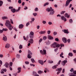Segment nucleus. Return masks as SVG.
Wrapping results in <instances>:
<instances>
[{
  "instance_id": "obj_1",
  "label": "nucleus",
  "mask_w": 76,
  "mask_h": 76,
  "mask_svg": "<svg viewBox=\"0 0 76 76\" xmlns=\"http://www.w3.org/2000/svg\"><path fill=\"white\" fill-rule=\"evenodd\" d=\"M5 25L8 28L10 31H11L12 29V28H13V27H12V25L10 24V22L8 20H6Z\"/></svg>"
},
{
  "instance_id": "obj_2",
  "label": "nucleus",
  "mask_w": 76,
  "mask_h": 76,
  "mask_svg": "<svg viewBox=\"0 0 76 76\" xmlns=\"http://www.w3.org/2000/svg\"><path fill=\"white\" fill-rule=\"evenodd\" d=\"M46 11L47 12H50V15H53L54 13V10L53 9V8L52 7H50V8H48L47 9H46Z\"/></svg>"
},
{
  "instance_id": "obj_3",
  "label": "nucleus",
  "mask_w": 76,
  "mask_h": 76,
  "mask_svg": "<svg viewBox=\"0 0 76 76\" xmlns=\"http://www.w3.org/2000/svg\"><path fill=\"white\" fill-rule=\"evenodd\" d=\"M28 53L27 56L28 58H32V56L30 55H32V53L30 50H28Z\"/></svg>"
},
{
  "instance_id": "obj_4",
  "label": "nucleus",
  "mask_w": 76,
  "mask_h": 76,
  "mask_svg": "<svg viewBox=\"0 0 76 76\" xmlns=\"http://www.w3.org/2000/svg\"><path fill=\"white\" fill-rule=\"evenodd\" d=\"M40 53L42 55H44L45 54V55H46L47 53H46V50H43V51L42 50H41L40 51Z\"/></svg>"
},
{
  "instance_id": "obj_5",
  "label": "nucleus",
  "mask_w": 76,
  "mask_h": 76,
  "mask_svg": "<svg viewBox=\"0 0 76 76\" xmlns=\"http://www.w3.org/2000/svg\"><path fill=\"white\" fill-rule=\"evenodd\" d=\"M56 71H58L57 72V75H58L59 73H60V72H61V71L62 70V68H58V69H57L56 70Z\"/></svg>"
},
{
  "instance_id": "obj_6",
  "label": "nucleus",
  "mask_w": 76,
  "mask_h": 76,
  "mask_svg": "<svg viewBox=\"0 0 76 76\" xmlns=\"http://www.w3.org/2000/svg\"><path fill=\"white\" fill-rule=\"evenodd\" d=\"M56 42H54L53 43V44L51 45V47H53L54 48H56Z\"/></svg>"
},
{
  "instance_id": "obj_7",
  "label": "nucleus",
  "mask_w": 76,
  "mask_h": 76,
  "mask_svg": "<svg viewBox=\"0 0 76 76\" xmlns=\"http://www.w3.org/2000/svg\"><path fill=\"white\" fill-rule=\"evenodd\" d=\"M67 62V60H64L62 62L61 64H62L63 66H64L66 65V64Z\"/></svg>"
},
{
  "instance_id": "obj_8",
  "label": "nucleus",
  "mask_w": 76,
  "mask_h": 76,
  "mask_svg": "<svg viewBox=\"0 0 76 76\" xmlns=\"http://www.w3.org/2000/svg\"><path fill=\"white\" fill-rule=\"evenodd\" d=\"M62 40L63 41L64 43H66L67 42V39L65 37H63L62 38Z\"/></svg>"
},
{
  "instance_id": "obj_9",
  "label": "nucleus",
  "mask_w": 76,
  "mask_h": 76,
  "mask_svg": "<svg viewBox=\"0 0 76 76\" xmlns=\"http://www.w3.org/2000/svg\"><path fill=\"white\" fill-rule=\"evenodd\" d=\"M7 37L6 36H5L3 37V40L4 41L6 42V41H7Z\"/></svg>"
},
{
  "instance_id": "obj_10",
  "label": "nucleus",
  "mask_w": 76,
  "mask_h": 76,
  "mask_svg": "<svg viewBox=\"0 0 76 76\" xmlns=\"http://www.w3.org/2000/svg\"><path fill=\"white\" fill-rule=\"evenodd\" d=\"M2 19L3 20H6L7 19H8V17L6 16H4L2 17Z\"/></svg>"
},
{
  "instance_id": "obj_11",
  "label": "nucleus",
  "mask_w": 76,
  "mask_h": 76,
  "mask_svg": "<svg viewBox=\"0 0 76 76\" xmlns=\"http://www.w3.org/2000/svg\"><path fill=\"white\" fill-rule=\"evenodd\" d=\"M61 19L62 20H64L65 22H66V21L67 20L66 18H65L64 16H62L61 17Z\"/></svg>"
},
{
  "instance_id": "obj_12",
  "label": "nucleus",
  "mask_w": 76,
  "mask_h": 76,
  "mask_svg": "<svg viewBox=\"0 0 76 76\" xmlns=\"http://www.w3.org/2000/svg\"><path fill=\"white\" fill-rule=\"evenodd\" d=\"M38 62L40 64H42V65H43V64H44V62L41 60H39Z\"/></svg>"
},
{
  "instance_id": "obj_13",
  "label": "nucleus",
  "mask_w": 76,
  "mask_h": 76,
  "mask_svg": "<svg viewBox=\"0 0 76 76\" xmlns=\"http://www.w3.org/2000/svg\"><path fill=\"white\" fill-rule=\"evenodd\" d=\"M10 44L7 43L5 45V48H9L10 47Z\"/></svg>"
},
{
  "instance_id": "obj_14",
  "label": "nucleus",
  "mask_w": 76,
  "mask_h": 76,
  "mask_svg": "<svg viewBox=\"0 0 76 76\" xmlns=\"http://www.w3.org/2000/svg\"><path fill=\"white\" fill-rule=\"evenodd\" d=\"M9 63L7 62H6L5 64H4V66H5V67L6 68H8V67H9Z\"/></svg>"
},
{
  "instance_id": "obj_15",
  "label": "nucleus",
  "mask_w": 76,
  "mask_h": 76,
  "mask_svg": "<svg viewBox=\"0 0 76 76\" xmlns=\"http://www.w3.org/2000/svg\"><path fill=\"white\" fill-rule=\"evenodd\" d=\"M23 25L22 24H20L19 26V29H22V28H23Z\"/></svg>"
},
{
  "instance_id": "obj_16",
  "label": "nucleus",
  "mask_w": 76,
  "mask_h": 76,
  "mask_svg": "<svg viewBox=\"0 0 76 76\" xmlns=\"http://www.w3.org/2000/svg\"><path fill=\"white\" fill-rule=\"evenodd\" d=\"M29 42L31 44H33V42H34V40L32 39H31L29 40Z\"/></svg>"
},
{
  "instance_id": "obj_17",
  "label": "nucleus",
  "mask_w": 76,
  "mask_h": 76,
  "mask_svg": "<svg viewBox=\"0 0 76 76\" xmlns=\"http://www.w3.org/2000/svg\"><path fill=\"white\" fill-rule=\"evenodd\" d=\"M64 32L65 34H69V32L68 31V30L64 29Z\"/></svg>"
},
{
  "instance_id": "obj_18",
  "label": "nucleus",
  "mask_w": 76,
  "mask_h": 76,
  "mask_svg": "<svg viewBox=\"0 0 76 76\" xmlns=\"http://www.w3.org/2000/svg\"><path fill=\"white\" fill-rule=\"evenodd\" d=\"M65 16L66 18L67 17V18H69V17H70V15H68V14H67V13H66L65 14Z\"/></svg>"
},
{
  "instance_id": "obj_19",
  "label": "nucleus",
  "mask_w": 76,
  "mask_h": 76,
  "mask_svg": "<svg viewBox=\"0 0 76 76\" xmlns=\"http://www.w3.org/2000/svg\"><path fill=\"white\" fill-rule=\"evenodd\" d=\"M18 72L17 73H20V72H21V67H20L18 68Z\"/></svg>"
},
{
  "instance_id": "obj_20",
  "label": "nucleus",
  "mask_w": 76,
  "mask_h": 76,
  "mask_svg": "<svg viewBox=\"0 0 76 76\" xmlns=\"http://www.w3.org/2000/svg\"><path fill=\"white\" fill-rule=\"evenodd\" d=\"M48 38H49V39H53V37H52L51 36L49 35L48 36Z\"/></svg>"
},
{
  "instance_id": "obj_21",
  "label": "nucleus",
  "mask_w": 76,
  "mask_h": 76,
  "mask_svg": "<svg viewBox=\"0 0 76 76\" xmlns=\"http://www.w3.org/2000/svg\"><path fill=\"white\" fill-rule=\"evenodd\" d=\"M69 3H70L68 1H67L66 2V4H65L66 6H68L69 5Z\"/></svg>"
},
{
  "instance_id": "obj_22",
  "label": "nucleus",
  "mask_w": 76,
  "mask_h": 76,
  "mask_svg": "<svg viewBox=\"0 0 76 76\" xmlns=\"http://www.w3.org/2000/svg\"><path fill=\"white\" fill-rule=\"evenodd\" d=\"M39 34H45V31H41L40 32H39Z\"/></svg>"
},
{
  "instance_id": "obj_23",
  "label": "nucleus",
  "mask_w": 76,
  "mask_h": 76,
  "mask_svg": "<svg viewBox=\"0 0 76 76\" xmlns=\"http://www.w3.org/2000/svg\"><path fill=\"white\" fill-rule=\"evenodd\" d=\"M11 10L12 13H15L16 12V10L15 9H12Z\"/></svg>"
},
{
  "instance_id": "obj_24",
  "label": "nucleus",
  "mask_w": 76,
  "mask_h": 76,
  "mask_svg": "<svg viewBox=\"0 0 76 76\" xmlns=\"http://www.w3.org/2000/svg\"><path fill=\"white\" fill-rule=\"evenodd\" d=\"M57 66H58L57 65L54 66L52 67V69H56L57 68Z\"/></svg>"
},
{
  "instance_id": "obj_25",
  "label": "nucleus",
  "mask_w": 76,
  "mask_h": 76,
  "mask_svg": "<svg viewBox=\"0 0 76 76\" xmlns=\"http://www.w3.org/2000/svg\"><path fill=\"white\" fill-rule=\"evenodd\" d=\"M64 54L63 53L61 52V53L60 54V57L62 58H64V56H63Z\"/></svg>"
},
{
  "instance_id": "obj_26",
  "label": "nucleus",
  "mask_w": 76,
  "mask_h": 76,
  "mask_svg": "<svg viewBox=\"0 0 76 76\" xmlns=\"http://www.w3.org/2000/svg\"><path fill=\"white\" fill-rule=\"evenodd\" d=\"M2 30H3V31H8V29H7V28H3L2 29Z\"/></svg>"
},
{
  "instance_id": "obj_27",
  "label": "nucleus",
  "mask_w": 76,
  "mask_h": 76,
  "mask_svg": "<svg viewBox=\"0 0 76 76\" xmlns=\"http://www.w3.org/2000/svg\"><path fill=\"white\" fill-rule=\"evenodd\" d=\"M34 35V33L33 31H31L30 32V35H31L32 36H33Z\"/></svg>"
},
{
  "instance_id": "obj_28",
  "label": "nucleus",
  "mask_w": 76,
  "mask_h": 76,
  "mask_svg": "<svg viewBox=\"0 0 76 76\" xmlns=\"http://www.w3.org/2000/svg\"><path fill=\"white\" fill-rule=\"evenodd\" d=\"M48 63H50V64L53 63V61L49 60L48 61Z\"/></svg>"
},
{
  "instance_id": "obj_29",
  "label": "nucleus",
  "mask_w": 76,
  "mask_h": 76,
  "mask_svg": "<svg viewBox=\"0 0 76 76\" xmlns=\"http://www.w3.org/2000/svg\"><path fill=\"white\" fill-rule=\"evenodd\" d=\"M31 60L32 63H35V60H34V58H31Z\"/></svg>"
},
{
  "instance_id": "obj_30",
  "label": "nucleus",
  "mask_w": 76,
  "mask_h": 76,
  "mask_svg": "<svg viewBox=\"0 0 76 76\" xmlns=\"http://www.w3.org/2000/svg\"><path fill=\"white\" fill-rule=\"evenodd\" d=\"M43 72L41 71H39L38 72V73H39V74H41V73H43Z\"/></svg>"
},
{
  "instance_id": "obj_31",
  "label": "nucleus",
  "mask_w": 76,
  "mask_h": 76,
  "mask_svg": "<svg viewBox=\"0 0 76 76\" xmlns=\"http://www.w3.org/2000/svg\"><path fill=\"white\" fill-rule=\"evenodd\" d=\"M20 9H21V7H19L18 10H16V12H19Z\"/></svg>"
},
{
  "instance_id": "obj_32",
  "label": "nucleus",
  "mask_w": 76,
  "mask_h": 76,
  "mask_svg": "<svg viewBox=\"0 0 76 76\" xmlns=\"http://www.w3.org/2000/svg\"><path fill=\"white\" fill-rule=\"evenodd\" d=\"M3 1H0V7L2 6V4H3Z\"/></svg>"
},
{
  "instance_id": "obj_33",
  "label": "nucleus",
  "mask_w": 76,
  "mask_h": 76,
  "mask_svg": "<svg viewBox=\"0 0 76 76\" xmlns=\"http://www.w3.org/2000/svg\"><path fill=\"white\" fill-rule=\"evenodd\" d=\"M23 46H22V45H20L19 46V49H22V48H23Z\"/></svg>"
},
{
  "instance_id": "obj_34",
  "label": "nucleus",
  "mask_w": 76,
  "mask_h": 76,
  "mask_svg": "<svg viewBox=\"0 0 76 76\" xmlns=\"http://www.w3.org/2000/svg\"><path fill=\"white\" fill-rule=\"evenodd\" d=\"M68 55L69 56H71V57H72V56H73V53H69Z\"/></svg>"
},
{
  "instance_id": "obj_35",
  "label": "nucleus",
  "mask_w": 76,
  "mask_h": 76,
  "mask_svg": "<svg viewBox=\"0 0 76 76\" xmlns=\"http://www.w3.org/2000/svg\"><path fill=\"white\" fill-rule=\"evenodd\" d=\"M49 4V3L48 2H46V3H45L44 5V6H47V5H48Z\"/></svg>"
},
{
  "instance_id": "obj_36",
  "label": "nucleus",
  "mask_w": 76,
  "mask_h": 76,
  "mask_svg": "<svg viewBox=\"0 0 76 76\" xmlns=\"http://www.w3.org/2000/svg\"><path fill=\"white\" fill-rule=\"evenodd\" d=\"M60 46H61V48H60V49H61L62 47H64V45L63 44H61Z\"/></svg>"
},
{
  "instance_id": "obj_37",
  "label": "nucleus",
  "mask_w": 76,
  "mask_h": 76,
  "mask_svg": "<svg viewBox=\"0 0 76 76\" xmlns=\"http://www.w3.org/2000/svg\"><path fill=\"white\" fill-rule=\"evenodd\" d=\"M60 45L59 44H57V43H56V47H57V48H58L59 47H60Z\"/></svg>"
},
{
  "instance_id": "obj_38",
  "label": "nucleus",
  "mask_w": 76,
  "mask_h": 76,
  "mask_svg": "<svg viewBox=\"0 0 76 76\" xmlns=\"http://www.w3.org/2000/svg\"><path fill=\"white\" fill-rule=\"evenodd\" d=\"M65 12V11H62L61 12V15H63V14H64V13Z\"/></svg>"
},
{
  "instance_id": "obj_39",
  "label": "nucleus",
  "mask_w": 76,
  "mask_h": 76,
  "mask_svg": "<svg viewBox=\"0 0 76 76\" xmlns=\"http://www.w3.org/2000/svg\"><path fill=\"white\" fill-rule=\"evenodd\" d=\"M53 34L54 35H56L57 34V33L56 31H54L53 33Z\"/></svg>"
},
{
  "instance_id": "obj_40",
  "label": "nucleus",
  "mask_w": 76,
  "mask_h": 76,
  "mask_svg": "<svg viewBox=\"0 0 76 76\" xmlns=\"http://www.w3.org/2000/svg\"><path fill=\"white\" fill-rule=\"evenodd\" d=\"M33 15L34 16H36L37 15V13H35L33 14Z\"/></svg>"
},
{
  "instance_id": "obj_41",
  "label": "nucleus",
  "mask_w": 76,
  "mask_h": 76,
  "mask_svg": "<svg viewBox=\"0 0 76 76\" xmlns=\"http://www.w3.org/2000/svg\"><path fill=\"white\" fill-rule=\"evenodd\" d=\"M17 58H19L20 57V55L19 54H17L16 56Z\"/></svg>"
},
{
  "instance_id": "obj_42",
  "label": "nucleus",
  "mask_w": 76,
  "mask_h": 76,
  "mask_svg": "<svg viewBox=\"0 0 76 76\" xmlns=\"http://www.w3.org/2000/svg\"><path fill=\"white\" fill-rule=\"evenodd\" d=\"M43 40H45L46 39H47V37L46 36H44L43 37Z\"/></svg>"
},
{
  "instance_id": "obj_43",
  "label": "nucleus",
  "mask_w": 76,
  "mask_h": 76,
  "mask_svg": "<svg viewBox=\"0 0 76 76\" xmlns=\"http://www.w3.org/2000/svg\"><path fill=\"white\" fill-rule=\"evenodd\" d=\"M50 43H51V42H50L49 41H48L47 42V44L48 45H49V44H50Z\"/></svg>"
},
{
  "instance_id": "obj_44",
  "label": "nucleus",
  "mask_w": 76,
  "mask_h": 76,
  "mask_svg": "<svg viewBox=\"0 0 76 76\" xmlns=\"http://www.w3.org/2000/svg\"><path fill=\"white\" fill-rule=\"evenodd\" d=\"M2 71H4L5 72H6L7 71V70L6 69H2Z\"/></svg>"
},
{
  "instance_id": "obj_45",
  "label": "nucleus",
  "mask_w": 76,
  "mask_h": 76,
  "mask_svg": "<svg viewBox=\"0 0 76 76\" xmlns=\"http://www.w3.org/2000/svg\"><path fill=\"white\" fill-rule=\"evenodd\" d=\"M34 11L37 12V11H38V8H36L34 9Z\"/></svg>"
},
{
  "instance_id": "obj_46",
  "label": "nucleus",
  "mask_w": 76,
  "mask_h": 76,
  "mask_svg": "<svg viewBox=\"0 0 76 76\" xmlns=\"http://www.w3.org/2000/svg\"><path fill=\"white\" fill-rule=\"evenodd\" d=\"M10 22L12 24H13V20L12 19H10Z\"/></svg>"
},
{
  "instance_id": "obj_47",
  "label": "nucleus",
  "mask_w": 76,
  "mask_h": 76,
  "mask_svg": "<svg viewBox=\"0 0 76 76\" xmlns=\"http://www.w3.org/2000/svg\"><path fill=\"white\" fill-rule=\"evenodd\" d=\"M29 37H30V38H34V36L31 35H29Z\"/></svg>"
},
{
  "instance_id": "obj_48",
  "label": "nucleus",
  "mask_w": 76,
  "mask_h": 76,
  "mask_svg": "<svg viewBox=\"0 0 76 76\" xmlns=\"http://www.w3.org/2000/svg\"><path fill=\"white\" fill-rule=\"evenodd\" d=\"M42 23H43V24H45L47 23L46 22V21L45 20H43L42 22Z\"/></svg>"
},
{
  "instance_id": "obj_49",
  "label": "nucleus",
  "mask_w": 76,
  "mask_h": 76,
  "mask_svg": "<svg viewBox=\"0 0 76 76\" xmlns=\"http://www.w3.org/2000/svg\"><path fill=\"white\" fill-rule=\"evenodd\" d=\"M31 21H32V22H34V20H35V18H31Z\"/></svg>"
},
{
  "instance_id": "obj_50",
  "label": "nucleus",
  "mask_w": 76,
  "mask_h": 76,
  "mask_svg": "<svg viewBox=\"0 0 76 76\" xmlns=\"http://www.w3.org/2000/svg\"><path fill=\"white\" fill-rule=\"evenodd\" d=\"M25 63L26 64H28L29 63V62L28 61H26L25 62Z\"/></svg>"
},
{
  "instance_id": "obj_51",
  "label": "nucleus",
  "mask_w": 76,
  "mask_h": 76,
  "mask_svg": "<svg viewBox=\"0 0 76 76\" xmlns=\"http://www.w3.org/2000/svg\"><path fill=\"white\" fill-rule=\"evenodd\" d=\"M0 57L1 58H3V54H0Z\"/></svg>"
},
{
  "instance_id": "obj_52",
  "label": "nucleus",
  "mask_w": 76,
  "mask_h": 76,
  "mask_svg": "<svg viewBox=\"0 0 76 76\" xmlns=\"http://www.w3.org/2000/svg\"><path fill=\"white\" fill-rule=\"evenodd\" d=\"M69 22L70 23H72V22H73V20H72V19H70L69 20Z\"/></svg>"
},
{
  "instance_id": "obj_53",
  "label": "nucleus",
  "mask_w": 76,
  "mask_h": 76,
  "mask_svg": "<svg viewBox=\"0 0 76 76\" xmlns=\"http://www.w3.org/2000/svg\"><path fill=\"white\" fill-rule=\"evenodd\" d=\"M55 40V41H57V42H58V41H59L58 39L57 38H56Z\"/></svg>"
},
{
  "instance_id": "obj_54",
  "label": "nucleus",
  "mask_w": 76,
  "mask_h": 76,
  "mask_svg": "<svg viewBox=\"0 0 76 76\" xmlns=\"http://www.w3.org/2000/svg\"><path fill=\"white\" fill-rule=\"evenodd\" d=\"M3 32V30H0V34H1Z\"/></svg>"
},
{
  "instance_id": "obj_55",
  "label": "nucleus",
  "mask_w": 76,
  "mask_h": 76,
  "mask_svg": "<svg viewBox=\"0 0 76 76\" xmlns=\"http://www.w3.org/2000/svg\"><path fill=\"white\" fill-rule=\"evenodd\" d=\"M42 41V39H40L39 40V42H41V41Z\"/></svg>"
},
{
  "instance_id": "obj_56",
  "label": "nucleus",
  "mask_w": 76,
  "mask_h": 76,
  "mask_svg": "<svg viewBox=\"0 0 76 76\" xmlns=\"http://www.w3.org/2000/svg\"><path fill=\"white\" fill-rule=\"evenodd\" d=\"M47 33H48V34H50V33H51V31H48Z\"/></svg>"
},
{
  "instance_id": "obj_57",
  "label": "nucleus",
  "mask_w": 76,
  "mask_h": 76,
  "mask_svg": "<svg viewBox=\"0 0 76 76\" xmlns=\"http://www.w3.org/2000/svg\"><path fill=\"white\" fill-rule=\"evenodd\" d=\"M29 24L30 23H29V22L27 23L26 24V26H28Z\"/></svg>"
},
{
  "instance_id": "obj_58",
  "label": "nucleus",
  "mask_w": 76,
  "mask_h": 76,
  "mask_svg": "<svg viewBox=\"0 0 76 76\" xmlns=\"http://www.w3.org/2000/svg\"><path fill=\"white\" fill-rule=\"evenodd\" d=\"M13 65V63L11 62L10 63V66H12V65Z\"/></svg>"
},
{
  "instance_id": "obj_59",
  "label": "nucleus",
  "mask_w": 76,
  "mask_h": 76,
  "mask_svg": "<svg viewBox=\"0 0 76 76\" xmlns=\"http://www.w3.org/2000/svg\"><path fill=\"white\" fill-rule=\"evenodd\" d=\"M18 3H19V4H20L22 2H21V0H19L18 1Z\"/></svg>"
},
{
  "instance_id": "obj_60",
  "label": "nucleus",
  "mask_w": 76,
  "mask_h": 76,
  "mask_svg": "<svg viewBox=\"0 0 76 76\" xmlns=\"http://www.w3.org/2000/svg\"><path fill=\"white\" fill-rule=\"evenodd\" d=\"M26 9H28V7L25 6L24 8V10H26Z\"/></svg>"
},
{
  "instance_id": "obj_61",
  "label": "nucleus",
  "mask_w": 76,
  "mask_h": 76,
  "mask_svg": "<svg viewBox=\"0 0 76 76\" xmlns=\"http://www.w3.org/2000/svg\"><path fill=\"white\" fill-rule=\"evenodd\" d=\"M67 42H68V43H70V39H68L67 40Z\"/></svg>"
},
{
  "instance_id": "obj_62",
  "label": "nucleus",
  "mask_w": 76,
  "mask_h": 76,
  "mask_svg": "<svg viewBox=\"0 0 76 76\" xmlns=\"http://www.w3.org/2000/svg\"><path fill=\"white\" fill-rule=\"evenodd\" d=\"M70 72H73V68H72L71 70H70Z\"/></svg>"
},
{
  "instance_id": "obj_63",
  "label": "nucleus",
  "mask_w": 76,
  "mask_h": 76,
  "mask_svg": "<svg viewBox=\"0 0 76 76\" xmlns=\"http://www.w3.org/2000/svg\"><path fill=\"white\" fill-rule=\"evenodd\" d=\"M61 60H60L58 62V65H59L60 64V63H61Z\"/></svg>"
},
{
  "instance_id": "obj_64",
  "label": "nucleus",
  "mask_w": 76,
  "mask_h": 76,
  "mask_svg": "<svg viewBox=\"0 0 76 76\" xmlns=\"http://www.w3.org/2000/svg\"><path fill=\"white\" fill-rule=\"evenodd\" d=\"M73 73L74 74H75V75H76V71H73Z\"/></svg>"
}]
</instances>
